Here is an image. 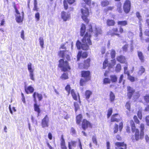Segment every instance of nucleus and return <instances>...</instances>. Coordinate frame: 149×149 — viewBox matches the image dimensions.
Returning <instances> with one entry per match:
<instances>
[{
    "label": "nucleus",
    "mask_w": 149,
    "mask_h": 149,
    "mask_svg": "<svg viewBox=\"0 0 149 149\" xmlns=\"http://www.w3.org/2000/svg\"><path fill=\"white\" fill-rule=\"evenodd\" d=\"M119 117L118 115L117 114H115L112 116L111 118V122H118L120 120V119L118 118Z\"/></svg>",
    "instance_id": "4468645a"
},
{
    "label": "nucleus",
    "mask_w": 149,
    "mask_h": 149,
    "mask_svg": "<svg viewBox=\"0 0 149 149\" xmlns=\"http://www.w3.org/2000/svg\"><path fill=\"white\" fill-rule=\"evenodd\" d=\"M110 99L111 102H113L115 98V96L113 93L111 92L110 94Z\"/></svg>",
    "instance_id": "473e14b6"
},
{
    "label": "nucleus",
    "mask_w": 149,
    "mask_h": 149,
    "mask_svg": "<svg viewBox=\"0 0 149 149\" xmlns=\"http://www.w3.org/2000/svg\"><path fill=\"white\" fill-rule=\"evenodd\" d=\"M70 87L69 85H67L65 88V89L67 91L69 94L70 93Z\"/></svg>",
    "instance_id": "603ef678"
},
{
    "label": "nucleus",
    "mask_w": 149,
    "mask_h": 149,
    "mask_svg": "<svg viewBox=\"0 0 149 149\" xmlns=\"http://www.w3.org/2000/svg\"><path fill=\"white\" fill-rule=\"evenodd\" d=\"M144 100L146 102H149V96L148 95H146L144 97Z\"/></svg>",
    "instance_id": "4d7b16f0"
},
{
    "label": "nucleus",
    "mask_w": 149,
    "mask_h": 149,
    "mask_svg": "<svg viewBox=\"0 0 149 149\" xmlns=\"http://www.w3.org/2000/svg\"><path fill=\"white\" fill-rule=\"evenodd\" d=\"M84 1L88 5H89L91 4V0H84Z\"/></svg>",
    "instance_id": "774afa93"
},
{
    "label": "nucleus",
    "mask_w": 149,
    "mask_h": 149,
    "mask_svg": "<svg viewBox=\"0 0 149 149\" xmlns=\"http://www.w3.org/2000/svg\"><path fill=\"white\" fill-rule=\"evenodd\" d=\"M21 37L23 39H24V31L23 30H22L21 31Z\"/></svg>",
    "instance_id": "680f3d73"
},
{
    "label": "nucleus",
    "mask_w": 149,
    "mask_h": 149,
    "mask_svg": "<svg viewBox=\"0 0 149 149\" xmlns=\"http://www.w3.org/2000/svg\"><path fill=\"white\" fill-rule=\"evenodd\" d=\"M145 71V69L143 67L141 66L138 72V75L140 76Z\"/></svg>",
    "instance_id": "b1692460"
},
{
    "label": "nucleus",
    "mask_w": 149,
    "mask_h": 149,
    "mask_svg": "<svg viewBox=\"0 0 149 149\" xmlns=\"http://www.w3.org/2000/svg\"><path fill=\"white\" fill-rule=\"evenodd\" d=\"M108 61L107 60H106L103 63V68L105 69L107 66L108 65Z\"/></svg>",
    "instance_id": "49530a36"
},
{
    "label": "nucleus",
    "mask_w": 149,
    "mask_h": 149,
    "mask_svg": "<svg viewBox=\"0 0 149 149\" xmlns=\"http://www.w3.org/2000/svg\"><path fill=\"white\" fill-rule=\"evenodd\" d=\"M136 15L137 17L138 18L140 21L142 20L141 16L140 13L138 12H137L136 13Z\"/></svg>",
    "instance_id": "8fccbe9b"
},
{
    "label": "nucleus",
    "mask_w": 149,
    "mask_h": 149,
    "mask_svg": "<svg viewBox=\"0 0 149 149\" xmlns=\"http://www.w3.org/2000/svg\"><path fill=\"white\" fill-rule=\"evenodd\" d=\"M121 5L120 4H119L118 5V12L119 13H121Z\"/></svg>",
    "instance_id": "0e129e2a"
},
{
    "label": "nucleus",
    "mask_w": 149,
    "mask_h": 149,
    "mask_svg": "<svg viewBox=\"0 0 149 149\" xmlns=\"http://www.w3.org/2000/svg\"><path fill=\"white\" fill-rule=\"evenodd\" d=\"M110 82V80L108 78H105L103 80V83L105 84H109Z\"/></svg>",
    "instance_id": "58836bf2"
},
{
    "label": "nucleus",
    "mask_w": 149,
    "mask_h": 149,
    "mask_svg": "<svg viewBox=\"0 0 149 149\" xmlns=\"http://www.w3.org/2000/svg\"><path fill=\"white\" fill-rule=\"evenodd\" d=\"M127 96L129 99L131 98L132 95L134 92V90L130 86L127 87Z\"/></svg>",
    "instance_id": "9d476101"
},
{
    "label": "nucleus",
    "mask_w": 149,
    "mask_h": 149,
    "mask_svg": "<svg viewBox=\"0 0 149 149\" xmlns=\"http://www.w3.org/2000/svg\"><path fill=\"white\" fill-rule=\"evenodd\" d=\"M92 141L96 145H97V141L96 140V137L93 136L92 137Z\"/></svg>",
    "instance_id": "6e6d98bb"
},
{
    "label": "nucleus",
    "mask_w": 149,
    "mask_h": 149,
    "mask_svg": "<svg viewBox=\"0 0 149 149\" xmlns=\"http://www.w3.org/2000/svg\"><path fill=\"white\" fill-rule=\"evenodd\" d=\"M49 120L47 115L43 119L42 122V125L43 127H47L48 126Z\"/></svg>",
    "instance_id": "0eeeda50"
},
{
    "label": "nucleus",
    "mask_w": 149,
    "mask_h": 149,
    "mask_svg": "<svg viewBox=\"0 0 149 149\" xmlns=\"http://www.w3.org/2000/svg\"><path fill=\"white\" fill-rule=\"evenodd\" d=\"M35 18L37 22H38L39 20L40 15L39 13L37 12L35 14Z\"/></svg>",
    "instance_id": "e433bc0d"
},
{
    "label": "nucleus",
    "mask_w": 149,
    "mask_h": 149,
    "mask_svg": "<svg viewBox=\"0 0 149 149\" xmlns=\"http://www.w3.org/2000/svg\"><path fill=\"white\" fill-rule=\"evenodd\" d=\"M121 65L120 64H117L116 66V67L115 68V71L116 72H119L121 70Z\"/></svg>",
    "instance_id": "2f4dec72"
},
{
    "label": "nucleus",
    "mask_w": 149,
    "mask_h": 149,
    "mask_svg": "<svg viewBox=\"0 0 149 149\" xmlns=\"http://www.w3.org/2000/svg\"><path fill=\"white\" fill-rule=\"evenodd\" d=\"M109 4V2L107 0H103L101 2L102 6L104 7L107 6Z\"/></svg>",
    "instance_id": "393cba45"
},
{
    "label": "nucleus",
    "mask_w": 149,
    "mask_h": 149,
    "mask_svg": "<svg viewBox=\"0 0 149 149\" xmlns=\"http://www.w3.org/2000/svg\"><path fill=\"white\" fill-rule=\"evenodd\" d=\"M85 30L86 27L85 25L84 24H82L80 30V34L81 36H83L84 34Z\"/></svg>",
    "instance_id": "dca6fc26"
},
{
    "label": "nucleus",
    "mask_w": 149,
    "mask_h": 149,
    "mask_svg": "<svg viewBox=\"0 0 149 149\" xmlns=\"http://www.w3.org/2000/svg\"><path fill=\"white\" fill-rule=\"evenodd\" d=\"M34 75L33 72H29V76L30 79L33 81H34L35 80Z\"/></svg>",
    "instance_id": "a18cd8bd"
},
{
    "label": "nucleus",
    "mask_w": 149,
    "mask_h": 149,
    "mask_svg": "<svg viewBox=\"0 0 149 149\" xmlns=\"http://www.w3.org/2000/svg\"><path fill=\"white\" fill-rule=\"evenodd\" d=\"M71 94L74 99L75 100H77V94L74 92L73 89L71 91Z\"/></svg>",
    "instance_id": "7c9ffc66"
},
{
    "label": "nucleus",
    "mask_w": 149,
    "mask_h": 149,
    "mask_svg": "<svg viewBox=\"0 0 149 149\" xmlns=\"http://www.w3.org/2000/svg\"><path fill=\"white\" fill-rule=\"evenodd\" d=\"M114 130V133H116L118 131V125L117 124H116L115 125V127L113 129Z\"/></svg>",
    "instance_id": "09e8293b"
},
{
    "label": "nucleus",
    "mask_w": 149,
    "mask_h": 149,
    "mask_svg": "<svg viewBox=\"0 0 149 149\" xmlns=\"http://www.w3.org/2000/svg\"><path fill=\"white\" fill-rule=\"evenodd\" d=\"M137 114L139 118L141 119L142 118V111H139Z\"/></svg>",
    "instance_id": "864d4df0"
},
{
    "label": "nucleus",
    "mask_w": 149,
    "mask_h": 149,
    "mask_svg": "<svg viewBox=\"0 0 149 149\" xmlns=\"http://www.w3.org/2000/svg\"><path fill=\"white\" fill-rule=\"evenodd\" d=\"M81 75L84 78L86 79L87 80H89L90 79V72L89 71H82L81 72Z\"/></svg>",
    "instance_id": "1a4fd4ad"
},
{
    "label": "nucleus",
    "mask_w": 149,
    "mask_h": 149,
    "mask_svg": "<svg viewBox=\"0 0 149 149\" xmlns=\"http://www.w3.org/2000/svg\"><path fill=\"white\" fill-rule=\"evenodd\" d=\"M16 21L18 23L21 22L23 21L22 18H21V16L19 15L16 16Z\"/></svg>",
    "instance_id": "f704fd0d"
},
{
    "label": "nucleus",
    "mask_w": 149,
    "mask_h": 149,
    "mask_svg": "<svg viewBox=\"0 0 149 149\" xmlns=\"http://www.w3.org/2000/svg\"><path fill=\"white\" fill-rule=\"evenodd\" d=\"M39 40L41 47V48H43L44 47L43 46L44 45V41L43 38L42 37H40L39 38Z\"/></svg>",
    "instance_id": "a878e982"
},
{
    "label": "nucleus",
    "mask_w": 149,
    "mask_h": 149,
    "mask_svg": "<svg viewBox=\"0 0 149 149\" xmlns=\"http://www.w3.org/2000/svg\"><path fill=\"white\" fill-rule=\"evenodd\" d=\"M61 17L64 21H66L69 18L70 15L69 14L66 12L63 11L61 13Z\"/></svg>",
    "instance_id": "f8f14e48"
},
{
    "label": "nucleus",
    "mask_w": 149,
    "mask_h": 149,
    "mask_svg": "<svg viewBox=\"0 0 149 149\" xmlns=\"http://www.w3.org/2000/svg\"><path fill=\"white\" fill-rule=\"evenodd\" d=\"M61 78L63 80L67 79L68 78V75L66 73H64L61 75Z\"/></svg>",
    "instance_id": "4c0bfd02"
},
{
    "label": "nucleus",
    "mask_w": 149,
    "mask_h": 149,
    "mask_svg": "<svg viewBox=\"0 0 149 149\" xmlns=\"http://www.w3.org/2000/svg\"><path fill=\"white\" fill-rule=\"evenodd\" d=\"M63 5L65 8V9H67L68 8V4L65 0H64L63 1Z\"/></svg>",
    "instance_id": "052dcab7"
},
{
    "label": "nucleus",
    "mask_w": 149,
    "mask_h": 149,
    "mask_svg": "<svg viewBox=\"0 0 149 149\" xmlns=\"http://www.w3.org/2000/svg\"><path fill=\"white\" fill-rule=\"evenodd\" d=\"M107 24L109 26H113L114 25L115 22L113 20L108 19L107 21Z\"/></svg>",
    "instance_id": "bb28decb"
},
{
    "label": "nucleus",
    "mask_w": 149,
    "mask_h": 149,
    "mask_svg": "<svg viewBox=\"0 0 149 149\" xmlns=\"http://www.w3.org/2000/svg\"><path fill=\"white\" fill-rule=\"evenodd\" d=\"M130 7L131 3L130 1L129 0H126L124 3L123 7L125 12L126 13H129L130 10Z\"/></svg>",
    "instance_id": "39448f33"
},
{
    "label": "nucleus",
    "mask_w": 149,
    "mask_h": 149,
    "mask_svg": "<svg viewBox=\"0 0 149 149\" xmlns=\"http://www.w3.org/2000/svg\"><path fill=\"white\" fill-rule=\"evenodd\" d=\"M82 128L85 130L88 127H92L90 123L86 119H84L82 122Z\"/></svg>",
    "instance_id": "6e6552de"
},
{
    "label": "nucleus",
    "mask_w": 149,
    "mask_h": 149,
    "mask_svg": "<svg viewBox=\"0 0 149 149\" xmlns=\"http://www.w3.org/2000/svg\"><path fill=\"white\" fill-rule=\"evenodd\" d=\"M115 146V149H127V145L124 142H116Z\"/></svg>",
    "instance_id": "423d86ee"
},
{
    "label": "nucleus",
    "mask_w": 149,
    "mask_h": 149,
    "mask_svg": "<svg viewBox=\"0 0 149 149\" xmlns=\"http://www.w3.org/2000/svg\"><path fill=\"white\" fill-rule=\"evenodd\" d=\"M128 76V79L131 82H133L135 81L134 78V77L131 76V75H130L129 74Z\"/></svg>",
    "instance_id": "de8ad7c7"
},
{
    "label": "nucleus",
    "mask_w": 149,
    "mask_h": 149,
    "mask_svg": "<svg viewBox=\"0 0 149 149\" xmlns=\"http://www.w3.org/2000/svg\"><path fill=\"white\" fill-rule=\"evenodd\" d=\"M127 21H119L118 22V25H121L122 26H125L127 25Z\"/></svg>",
    "instance_id": "c85d7f7f"
},
{
    "label": "nucleus",
    "mask_w": 149,
    "mask_h": 149,
    "mask_svg": "<svg viewBox=\"0 0 149 149\" xmlns=\"http://www.w3.org/2000/svg\"><path fill=\"white\" fill-rule=\"evenodd\" d=\"M125 107L129 111L130 110V103L129 102H127L125 105Z\"/></svg>",
    "instance_id": "79ce46f5"
},
{
    "label": "nucleus",
    "mask_w": 149,
    "mask_h": 149,
    "mask_svg": "<svg viewBox=\"0 0 149 149\" xmlns=\"http://www.w3.org/2000/svg\"><path fill=\"white\" fill-rule=\"evenodd\" d=\"M89 31L86 32L82 40L83 43L81 46V48L84 50H88L89 48L88 45H91L92 44L91 42L90 39L91 36L90 33H92V34L94 33L95 36L97 37L99 34H101L102 32V31L100 28L97 29L95 27L93 29L91 25L89 26Z\"/></svg>",
    "instance_id": "f257e3e1"
},
{
    "label": "nucleus",
    "mask_w": 149,
    "mask_h": 149,
    "mask_svg": "<svg viewBox=\"0 0 149 149\" xmlns=\"http://www.w3.org/2000/svg\"><path fill=\"white\" fill-rule=\"evenodd\" d=\"M81 17L86 22H88L87 17L89 15L88 9L86 7L81 8Z\"/></svg>",
    "instance_id": "20e7f679"
},
{
    "label": "nucleus",
    "mask_w": 149,
    "mask_h": 149,
    "mask_svg": "<svg viewBox=\"0 0 149 149\" xmlns=\"http://www.w3.org/2000/svg\"><path fill=\"white\" fill-rule=\"evenodd\" d=\"M88 54L86 52H84L82 54V57L83 58H86Z\"/></svg>",
    "instance_id": "e2e57ef3"
},
{
    "label": "nucleus",
    "mask_w": 149,
    "mask_h": 149,
    "mask_svg": "<svg viewBox=\"0 0 149 149\" xmlns=\"http://www.w3.org/2000/svg\"><path fill=\"white\" fill-rule=\"evenodd\" d=\"M69 52L68 51L61 50L59 53V56L61 57L64 58V59H61L59 61V67L61 68L62 70L64 71H65L68 69H70V68L68 65V62L66 60H69L70 56L68 54Z\"/></svg>",
    "instance_id": "f03ea898"
},
{
    "label": "nucleus",
    "mask_w": 149,
    "mask_h": 149,
    "mask_svg": "<svg viewBox=\"0 0 149 149\" xmlns=\"http://www.w3.org/2000/svg\"><path fill=\"white\" fill-rule=\"evenodd\" d=\"M128 37L131 39H132L133 36V34L130 31H128L127 33Z\"/></svg>",
    "instance_id": "c03bdc74"
},
{
    "label": "nucleus",
    "mask_w": 149,
    "mask_h": 149,
    "mask_svg": "<svg viewBox=\"0 0 149 149\" xmlns=\"http://www.w3.org/2000/svg\"><path fill=\"white\" fill-rule=\"evenodd\" d=\"M115 54L116 52L114 50H112L111 53V55L112 58H114Z\"/></svg>",
    "instance_id": "37998d69"
},
{
    "label": "nucleus",
    "mask_w": 149,
    "mask_h": 149,
    "mask_svg": "<svg viewBox=\"0 0 149 149\" xmlns=\"http://www.w3.org/2000/svg\"><path fill=\"white\" fill-rule=\"evenodd\" d=\"M123 74H121L120 76V77L119 78V83H121L122 81V80H123Z\"/></svg>",
    "instance_id": "69168bd1"
},
{
    "label": "nucleus",
    "mask_w": 149,
    "mask_h": 149,
    "mask_svg": "<svg viewBox=\"0 0 149 149\" xmlns=\"http://www.w3.org/2000/svg\"><path fill=\"white\" fill-rule=\"evenodd\" d=\"M76 141H72L71 142H69L68 143V147L69 149H72L71 146L75 147L76 146Z\"/></svg>",
    "instance_id": "a211bd4d"
},
{
    "label": "nucleus",
    "mask_w": 149,
    "mask_h": 149,
    "mask_svg": "<svg viewBox=\"0 0 149 149\" xmlns=\"http://www.w3.org/2000/svg\"><path fill=\"white\" fill-rule=\"evenodd\" d=\"M25 90L27 94L32 93L34 91V88L31 86H29L27 88L26 87V86H25Z\"/></svg>",
    "instance_id": "ddd939ff"
},
{
    "label": "nucleus",
    "mask_w": 149,
    "mask_h": 149,
    "mask_svg": "<svg viewBox=\"0 0 149 149\" xmlns=\"http://www.w3.org/2000/svg\"><path fill=\"white\" fill-rule=\"evenodd\" d=\"M112 112V109L111 108H110L109 109L107 113V117L109 118L110 116L111 115Z\"/></svg>",
    "instance_id": "a19ab883"
},
{
    "label": "nucleus",
    "mask_w": 149,
    "mask_h": 149,
    "mask_svg": "<svg viewBox=\"0 0 149 149\" xmlns=\"http://www.w3.org/2000/svg\"><path fill=\"white\" fill-rule=\"evenodd\" d=\"M146 121L148 126H149V116H148L146 118Z\"/></svg>",
    "instance_id": "13d9d810"
},
{
    "label": "nucleus",
    "mask_w": 149,
    "mask_h": 149,
    "mask_svg": "<svg viewBox=\"0 0 149 149\" xmlns=\"http://www.w3.org/2000/svg\"><path fill=\"white\" fill-rule=\"evenodd\" d=\"M111 81L112 82H116L117 81V77L115 75H111L110 76Z\"/></svg>",
    "instance_id": "412c9836"
},
{
    "label": "nucleus",
    "mask_w": 149,
    "mask_h": 149,
    "mask_svg": "<svg viewBox=\"0 0 149 149\" xmlns=\"http://www.w3.org/2000/svg\"><path fill=\"white\" fill-rule=\"evenodd\" d=\"M128 47L127 45H125L123 47V49L124 51H126L127 49V48Z\"/></svg>",
    "instance_id": "338daca9"
},
{
    "label": "nucleus",
    "mask_w": 149,
    "mask_h": 149,
    "mask_svg": "<svg viewBox=\"0 0 149 149\" xmlns=\"http://www.w3.org/2000/svg\"><path fill=\"white\" fill-rule=\"evenodd\" d=\"M34 107L35 111L38 113V115H39V114L40 112V110L39 106L36 104L34 105Z\"/></svg>",
    "instance_id": "72a5a7b5"
},
{
    "label": "nucleus",
    "mask_w": 149,
    "mask_h": 149,
    "mask_svg": "<svg viewBox=\"0 0 149 149\" xmlns=\"http://www.w3.org/2000/svg\"><path fill=\"white\" fill-rule=\"evenodd\" d=\"M112 31L113 32V33L109 32V34L111 35V36H113L114 35H116L119 36V34L117 33H115L116 32L118 31V29L117 28H114L113 29Z\"/></svg>",
    "instance_id": "aec40b11"
},
{
    "label": "nucleus",
    "mask_w": 149,
    "mask_h": 149,
    "mask_svg": "<svg viewBox=\"0 0 149 149\" xmlns=\"http://www.w3.org/2000/svg\"><path fill=\"white\" fill-rule=\"evenodd\" d=\"M74 105L75 108V111H76L79 108V105L77 102H75L74 103Z\"/></svg>",
    "instance_id": "3c124183"
},
{
    "label": "nucleus",
    "mask_w": 149,
    "mask_h": 149,
    "mask_svg": "<svg viewBox=\"0 0 149 149\" xmlns=\"http://www.w3.org/2000/svg\"><path fill=\"white\" fill-rule=\"evenodd\" d=\"M130 123L132 127V132H134L135 131V138L136 141L138 140L139 139H141L143 137L144 135L143 130L144 129V125L143 124H141L140 126L141 132L139 134V131L138 129H135V124L133 121L132 120L130 121Z\"/></svg>",
    "instance_id": "7ed1b4c3"
},
{
    "label": "nucleus",
    "mask_w": 149,
    "mask_h": 149,
    "mask_svg": "<svg viewBox=\"0 0 149 149\" xmlns=\"http://www.w3.org/2000/svg\"><path fill=\"white\" fill-rule=\"evenodd\" d=\"M28 69L29 72H34V69L32 68V64L31 63H29L28 64Z\"/></svg>",
    "instance_id": "c756f323"
},
{
    "label": "nucleus",
    "mask_w": 149,
    "mask_h": 149,
    "mask_svg": "<svg viewBox=\"0 0 149 149\" xmlns=\"http://www.w3.org/2000/svg\"><path fill=\"white\" fill-rule=\"evenodd\" d=\"M138 55L139 59L142 62H143L144 57L142 52H141L138 51Z\"/></svg>",
    "instance_id": "6ab92c4d"
},
{
    "label": "nucleus",
    "mask_w": 149,
    "mask_h": 149,
    "mask_svg": "<svg viewBox=\"0 0 149 149\" xmlns=\"http://www.w3.org/2000/svg\"><path fill=\"white\" fill-rule=\"evenodd\" d=\"M124 70L125 74H127V75H128L129 72L127 70V67L125 66L124 67Z\"/></svg>",
    "instance_id": "5fc2aeb1"
},
{
    "label": "nucleus",
    "mask_w": 149,
    "mask_h": 149,
    "mask_svg": "<svg viewBox=\"0 0 149 149\" xmlns=\"http://www.w3.org/2000/svg\"><path fill=\"white\" fill-rule=\"evenodd\" d=\"M61 148L62 149H67V148L65 145V141L63 140L62 141H61Z\"/></svg>",
    "instance_id": "c9c22d12"
},
{
    "label": "nucleus",
    "mask_w": 149,
    "mask_h": 149,
    "mask_svg": "<svg viewBox=\"0 0 149 149\" xmlns=\"http://www.w3.org/2000/svg\"><path fill=\"white\" fill-rule=\"evenodd\" d=\"M88 80H87L85 78L81 79L80 81V83L81 86H83L85 83Z\"/></svg>",
    "instance_id": "cd10ccee"
},
{
    "label": "nucleus",
    "mask_w": 149,
    "mask_h": 149,
    "mask_svg": "<svg viewBox=\"0 0 149 149\" xmlns=\"http://www.w3.org/2000/svg\"><path fill=\"white\" fill-rule=\"evenodd\" d=\"M134 119L135 123H139V120H138L136 116H134Z\"/></svg>",
    "instance_id": "bf43d9fd"
},
{
    "label": "nucleus",
    "mask_w": 149,
    "mask_h": 149,
    "mask_svg": "<svg viewBox=\"0 0 149 149\" xmlns=\"http://www.w3.org/2000/svg\"><path fill=\"white\" fill-rule=\"evenodd\" d=\"M92 94V93L91 91L89 90L86 91L85 93V95L86 97V99H88Z\"/></svg>",
    "instance_id": "4be33fe9"
},
{
    "label": "nucleus",
    "mask_w": 149,
    "mask_h": 149,
    "mask_svg": "<svg viewBox=\"0 0 149 149\" xmlns=\"http://www.w3.org/2000/svg\"><path fill=\"white\" fill-rule=\"evenodd\" d=\"M90 61V60L89 58L87 59L84 61V68H87L89 66Z\"/></svg>",
    "instance_id": "f3484780"
},
{
    "label": "nucleus",
    "mask_w": 149,
    "mask_h": 149,
    "mask_svg": "<svg viewBox=\"0 0 149 149\" xmlns=\"http://www.w3.org/2000/svg\"><path fill=\"white\" fill-rule=\"evenodd\" d=\"M81 45L82 44H81L79 40H78L77 41L76 44V45L78 49H79L81 48Z\"/></svg>",
    "instance_id": "ea45409f"
},
{
    "label": "nucleus",
    "mask_w": 149,
    "mask_h": 149,
    "mask_svg": "<svg viewBox=\"0 0 149 149\" xmlns=\"http://www.w3.org/2000/svg\"><path fill=\"white\" fill-rule=\"evenodd\" d=\"M117 59L118 61L121 63H125V57L123 56H120L117 57Z\"/></svg>",
    "instance_id": "2eb2a0df"
},
{
    "label": "nucleus",
    "mask_w": 149,
    "mask_h": 149,
    "mask_svg": "<svg viewBox=\"0 0 149 149\" xmlns=\"http://www.w3.org/2000/svg\"><path fill=\"white\" fill-rule=\"evenodd\" d=\"M82 118L81 115L79 114L77 116L76 118V123L78 124H79Z\"/></svg>",
    "instance_id": "5701e85b"
},
{
    "label": "nucleus",
    "mask_w": 149,
    "mask_h": 149,
    "mask_svg": "<svg viewBox=\"0 0 149 149\" xmlns=\"http://www.w3.org/2000/svg\"><path fill=\"white\" fill-rule=\"evenodd\" d=\"M36 96L38 98L39 101L41 100L42 98V96L41 94L35 92L33 95V96L34 99V100L35 102H36Z\"/></svg>",
    "instance_id": "9b49d317"
}]
</instances>
